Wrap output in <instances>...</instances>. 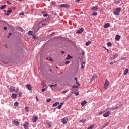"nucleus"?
<instances>
[{
	"label": "nucleus",
	"mask_w": 129,
	"mask_h": 129,
	"mask_svg": "<svg viewBox=\"0 0 129 129\" xmlns=\"http://www.w3.org/2000/svg\"><path fill=\"white\" fill-rule=\"evenodd\" d=\"M109 86V81H108V80L106 79L105 81V83H104V89L105 90L108 89Z\"/></svg>",
	"instance_id": "obj_1"
},
{
	"label": "nucleus",
	"mask_w": 129,
	"mask_h": 129,
	"mask_svg": "<svg viewBox=\"0 0 129 129\" xmlns=\"http://www.w3.org/2000/svg\"><path fill=\"white\" fill-rule=\"evenodd\" d=\"M45 25H46V23H43V22H40L38 24L37 30H35V33H37V32H38V30H39V29H40V28H42V27H45Z\"/></svg>",
	"instance_id": "obj_2"
},
{
	"label": "nucleus",
	"mask_w": 129,
	"mask_h": 129,
	"mask_svg": "<svg viewBox=\"0 0 129 129\" xmlns=\"http://www.w3.org/2000/svg\"><path fill=\"white\" fill-rule=\"evenodd\" d=\"M121 11V8H117L114 11V15L115 16H119V13H120V11Z\"/></svg>",
	"instance_id": "obj_3"
},
{
	"label": "nucleus",
	"mask_w": 129,
	"mask_h": 129,
	"mask_svg": "<svg viewBox=\"0 0 129 129\" xmlns=\"http://www.w3.org/2000/svg\"><path fill=\"white\" fill-rule=\"evenodd\" d=\"M60 8H66V9H69L70 6L68 4H61L59 5Z\"/></svg>",
	"instance_id": "obj_4"
},
{
	"label": "nucleus",
	"mask_w": 129,
	"mask_h": 129,
	"mask_svg": "<svg viewBox=\"0 0 129 129\" xmlns=\"http://www.w3.org/2000/svg\"><path fill=\"white\" fill-rule=\"evenodd\" d=\"M67 121H68V118L66 117L61 119V122H62L63 124H66V123H67Z\"/></svg>",
	"instance_id": "obj_5"
},
{
	"label": "nucleus",
	"mask_w": 129,
	"mask_h": 129,
	"mask_svg": "<svg viewBox=\"0 0 129 129\" xmlns=\"http://www.w3.org/2000/svg\"><path fill=\"white\" fill-rule=\"evenodd\" d=\"M25 87L28 89V90L31 91L33 89V86L31 84H28L25 86Z\"/></svg>",
	"instance_id": "obj_6"
},
{
	"label": "nucleus",
	"mask_w": 129,
	"mask_h": 129,
	"mask_svg": "<svg viewBox=\"0 0 129 129\" xmlns=\"http://www.w3.org/2000/svg\"><path fill=\"white\" fill-rule=\"evenodd\" d=\"M110 114V112L109 111H108V112H106L105 113H104L103 114V116L104 117H108V116H109V115Z\"/></svg>",
	"instance_id": "obj_7"
},
{
	"label": "nucleus",
	"mask_w": 129,
	"mask_h": 129,
	"mask_svg": "<svg viewBox=\"0 0 129 129\" xmlns=\"http://www.w3.org/2000/svg\"><path fill=\"white\" fill-rule=\"evenodd\" d=\"M97 77H98L97 75H96V74L92 76V78L91 79L90 82H92V81H93V80H94L95 79H96V78H97Z\"/></svg>",
	"instance_id": "obj_8"
},
{
	"label": "nucleus",
	"mask_w": 129,
	"mask_h": 129,
	"mask_svg": "<svg viewBox=\"0 0 129 129\" xmlns=\"http://www.w3.org/2000/svg\"><path fill=\"white\" fill-rule=\"evenodd\" d=\"M38 120V116H34L32 117L33 122H36Z\"/></svg>",
	"instance_id": "obj_9"
},
{
	"label": "nucleus",
	"mask_w": 129,
	"mask_h": 129,
	"mask_svg": "<svg viewBox=\"0 0 129 129\" xmlns=\"http://www.w3.org/2000/svg\"><path fill=\"white\" fill-rule=\"evenodd\" d=\"M84 31V29L81 28L76 31V34H81Z\"/></svg>",
	"instance_id": "obj_10"
},
{
	"label": "nucleus",
	"mask_w": 129,
	"mask_h": 129,
	"mask_svg": "<svg viewBox=\"0 0 129 129\" xmlns=\"http://www.w3.org/2000/svg\"><path fill=\"white\" fill-rule=\"evenodd\" d=\"M24 128L27 129V127H29V122H26L25 123L23 124Z\"/></svg>",
	"instance_id": "obj_11"
},
{
	"label": "nucleus",
	"mask_w": 129,
	"mask_h": 129,
	"mask_svg": "<svg viewBox=\"0 0 129 129\" xmlns=\"http://www.w3.org/2000/svg\"><path fill=\"white\" fill-rule=\"evenodd\" d=\"M13 122L16 126H19V125H20V123L17 121L14 120Z\"/></svg>",
	"instance_id": "obj_12"
},
{
	"label": "nucleus",
	"mask_w": 129,
	"mask_h": 129,
	"mask_svg": "<svg viewBox=\"0 0 129 129\" xmlns=\"http://www.w3.org/2000/svg\"><path fill=\"white\" fill-rule=\"evenodd\" d=\"M115 40L116 41H119V40H120V35H116L115 36Z\"/></svg>",
	"instance_id": "obj_13"
},
{
	"label": "nucleus",
	"mask_w": 129,
	"mask_h": 129,
	"mask_svg": "<svg viewBox=\"0 0 129 129\" xmlns=\"http://www.w3.org/2000/svg\"><path fill=\"white\" fill-rule=\"evenodd\" d=\"M10 92L12 93L13 91H15V87H10L9 89Z\"/></svg>",
	"instance_id": "obj_14"
},
{
	"label": "nucleus",
	"mask_w": 129,
	"mask_h": 129,
	"mask_svg": "<svg viewBox=\"0 0 129 129\" xmlns=\"http://www.w3.org/2000/svg\"><path fill=\"white\" fill-rule=\"evenodd\" d=\"M42 13L43 17H48V13L46 12L42 11Z\"/></svg>",
	"instance_id": "obj_15"
},
{
	"label": "nucleus",
	"mask_w": 129,
	"mask_h": 129,
	"mask_svg": "<svg viewBox=\"0 0 129 129\" xmlns=\"http://www.w3.org/2000/svg\"><path fill=\"white\" fill-rule=\"evenodd\" d=\"M17 95L15 93H13L12 94V96L11 97L12 98H13V99H15V98H16L17 97Z\"/></svg>",
	"instance_id": "obj_16"
},
{
	"label": "nucleus",
	"mask_w": 129,
	"mask_h": 129,
	"mask_svg": "<svg viewBox=\"0 0 129 129\" xmlns=\"http://www.w3.org/2000/svg\"><path fill=\"white\" fill-rule=\"evenodd\" d=\"M127 73H128V69L126 68L125 69V70L124 71L123 75H126V74H127Z\"/></svg>",
	"instance_id": "obj_17"
},
{
	"label": "nucleus",
	"mask_w": 129,
	"mask_h": 129,
	"mask_svg": "<svg viewBox=\"0 0 129 129\" xmlns=\"http://www.w3.org/2000/svg\"><path fill=\"white\" fill-rule=\"evenodd\" d=\"M109 27H110L109 23H107L104 26V28H105V29H107V28H109Z\"/></svg>",
	"instance_id": "obj_18"
},
{
	"label": "nucleus",
	"mask_w": 129,
	"mask_h": 129,
	"mask_svg": "<svg viewBox=\"0 0 129 129\" xmlns=\"http://www.w3.org/2000/svg\"><path fill=\"white\" fill-rule=\"evenodd\" d=\"M59 104H60V103L59 102H57L53 104L52 106H53V107H56V106H57L58 105H59Z\"/></svg>",
	"instance_id": "obj_19"
},
{
	"label": "nucleus",
	"mask_w": 129,
	"mask_h": 129,
	"mask_svg": "<svg viewBox=\"0 0 129 129\" xmlns=\"http://www.w3.org/2000/svg\"><path fill=\"white\" fill-rule=\"evenodd\" d=\"M117 57H118V54H116L113 56H112L111 58L113 60L116 59V58H117Z\"/></svg>",
	"instance_id": "obj_20"
},
{
	"label": "nucleus",
	"mask_w": 129,
	"mask_h": 129,
	"mask_svg": "<svg viewBox=\"0 0 129 129\" xmlns=\"http://www.w3.org/2000/svg\"><path fill=\"white\" fill-rule=\"evenodd\" d=\"M68 57H67L66 59V60H70V59H72V56H70V55L68 54L67 55Z\"/></svg>",
	"instance_id": "obj_21"
},
{
	"label": "nucleus",
	"mask_w": 129,
	"mask_h": 129,
	"mask_svg": "<svg viewBox=\"0 0 129 129\" xmlns=\"http://www.w3.org/2000/svg\"><path fill=\"white\" fill-rule=\"evenodd\" d=\"M91 43V41H88L87 42H86V46H89V45H90V44Z\"/></svg>",
	"instance_id": "obj_22"
},
{
	"label": "nucleus",
	"mask_w": 129,
	"mask_h": 129,
	"mask_svg": "<svg viewBox=\"0 0 129 129\" xmlns=\"http://www.w3.org/2000/svg\"><path fill=\"white\" fill-rule=\"evenodd\" d=\"M87 103L86 100H84L83 102H81V105L82 106H84V105Z\"/></svg>",
	"instance_id": "obj_23"
},
{
	"label": "nucleus",
	"mask_w": 129,
	"mask_h": 129,
	"mask_svg": "<svg viewBox=\"0 0 129 129\" xmlns=\"http://www.w3.org/2000/svg\"><path fill=\"white\" fill-rule=\"evenodd\" d=\"M47 125H48V126L50 128V127H52V125H51V123H50V122H46Z\"/></svg>",
	"instance_id": "obj_24"
},
{
	"label": "nucleus",
	"mask_w": 129,
	"mask_h": 129,
	"mask_svg": "<svg viewBox=\"0 0 129 129\" xmlns=\"http://www.w3.org/2000/svg\"><path fill=\"white\" fill-rule=\"evenodd\" d=\"M83 64H85V62H82V63L81 64V69H84L85 66L83 65Z\"/></svg>",
	"instance_id": "obj_25"
},
{
	"label": "nucleus",
	"mask_w": 129,
	"mask_h": 129,
	"mask_svg": "<svg viewBox=\"0 0 129 129\" xmlns=\"http://www.w3.org/2000/svg\"><path fill=\"white\" fill-rule=\"evenodd\" d=\"M92 9L93 11H97V10H98V8L97 7H93L92 8Z\"/></svg>",
	"instance_id": "obj_26"
},
{
	"label": "nucleus",
	"mask_w": 129,
	"mask_h": 129,
	"mask_svg": "<svg viewBox=\"0 0 129 129\" xmlns=\"http://www.w3.org/2000/svg\"><path fill=\"white\" fill-rule=\"evenodd\" d=\"M109 124V122H107L106 124H104L103 126V128H105V127H106V126H107Z\"/></svg>",
	"instance_id": "obj_27"
},
{
	"label": "nucleus",
	"mask_w": 129,
	"mask_h": 129,
	"mask_svg": "<svg viewBox=\"0 0 129 129\" xmlns=\"http://www.w3.org/2000/svg\"><path fill=\"white\" fill-rule=\"evenodd\" d=\"M85 121H86V119H83L80 120L79 122H82V123H84V122H85Z\"/></svg>",
	"instance_id": "obj_28"
},
{
	"label": "nucleus",
	"mask_w": 129,
	"mask_h": 129,
	"mask_svg": "<svg viewBox=\"0 0 129 129\" xmlns=\"http://www.w3.org/2000/svg\"><path fill=\"white\" fill-rule=\"evenodd\" d=\"M72 93L75 94L76 96H77V95H79V93L78 92H73Z\"/></svg>",
	"instance_id": "obj_29"
},
{
	"label": "nucleus",
	"mask_w": 129,
	"mask_h": 129,
	"mask_svg": "<svg viewBox=\"0 0 129 129\" xmlns=\"http://www.w3.org/2000/svg\"><path fill=\"white\" fill-rule=\"evenodd\" d=\"M6 7H7V5H3L0 7V9L1 10H4V9H5V8H6Z\"/></svg>",
	"instance_id": "obj_30"
},
{
	"label": "nucleus",
	"mask_w": 129,
	"mask_h": 129,
	"mask_svg": "<svg viewBox=\"0 0 129 129\" xmlns=\"http://www.w3.org/2000/svg\"><path fill=\"white\" fill-rule=\"evenodd\" d=\"M17 94L19 95V97H21V96H22V95H23V93L21 91H20Z\"/></svg>",
	"instance_id": "obj_31"
},
{
	"label": "nucleus",
	"mask_w": 129,
	"mask_h": 129,
	"mask_svg": "<svg viewBox=\"0 0 129 129\" xmlns=\"http://www.w3.org/2000/svg\"><path fill=\"white\" fill-rule=\"evenodd\" d=\"M14 91L16 93H19V87H17L16 89H15Z\"/></svg>",
	"instance_id": "obj_32"
},
{
	"label": "nucleus",
	"mask_w": 129,
	"mask_h": 129,
	"mask_svg": "<svg viewBox=\"0 0 129 129\" xmlns=\"http://www.w3.org/2000/svg\"><path fill=\"white\" fill-rule=\"evenodd\" d=\"M25 110L26 112H29V107H26L25 108Z\"/></svg>",
	"instance_id": "obj_33"
},
{
	"label": "nucleus",
	"mask_w": 129,
	"mask_h": 129,
	"mask_svg": "<svg viewBox=\"0 0 129 129\" xmlns=\"http://www.w3.org/2000/svg\"><path fill=\"white\" fill-rule=\"evenodd\" d=\"M107 45L108 47H110V46H112V43L111 42H108Z\"/></svg>",
	"instance_id": "obj_34"
},
{
	"label": "nucleus",
	"mask_w": 129,
	"mask_h": 129,
	"mask_svg": "<svg viewBox=\"0 0 129 129\" xmlns=\"http://www.w3.org/2000/svg\"><path fill=\"white\" fill-rule=\"evenodd\" d=\"M104 112H105V111H103L102 112H99L98 114V115H102V114L104 113Z\"/></svg>",
	"instance_id": "obj_35"
},
{
	"label": "nucleus",
	"mask_w": 129,
	"mask_h": 129,
	"mask_svg": "<svg viewBox=\"0 0 129 129\" xmlns=\"http://www.w3.org/2000/svg\"><path fill=\"white\" fill-rule=\"evenodd\" d=\"M56 86H57V84H55L54 85H51L49 86V87H51V88L56 87Z\"/></svg>",
	"instance_id": "obj_36"
},
{
	"label": "nucleus",
	"mask_w": 129,
	"mask_h": 129,
	"mask_svg": "<svg viewBox=\"0 0 129 129\" xmlns=\"http://www.w3.org/2000/svg\"><path fill=\"white\" fill-rule=\"evenodd\" d=\"M14 105H15V106H19V102H15L14 103Z\"/></svg>",
	"instance_id": "obj_37"
},
{
	"label": "nucleus",
	"mask_w": 129,
	"mask_h": 129,
	"mask_svg": "<svg viewBox=\"0 0 129 129\" xmlns=\"http://www.w3.org/2000/svg\"><path fill=\"white\" fill-rule=\"evenodd\" d=\"M93 127H94V125H92L90 126V127H89L87 129H92V128H93Z\"/></svg>",
	"instance_id": "obj_38"
},
{
	"label": "nucleus",
	"mask_w": 129,
	"mask_h": 129,
	"mask_svg": "<svg viewBox=\"0 0 129 129\" xmlns=\"http://www.w3.org/2000/svg\"><path fill=\"white\" fill-rule=\"evenodd\" d=\"M92 16H97V13L94 12L92 14Z\"/></svg>",
	"instance_id": "obj_39"
},
{
	"label": "nucleus",
	"mask_w": 129,
	"mask_h": 129,
	"mask_svg": "<svg viewBox=\"0 0 129 129\" xmlns=\"http://www.w3.org/2000/svg\"><path fill=\"white\" fill-rule=\"evenodd\" d=\"M28 35H29V36H32V35H33V34H32V31H29V32H28Z\"/></svg>",
	"instance_id": "obj_40"
},
{
	"label": "nucleus",
	"mask_w": 129,
	"mask_h": 129,
	"mask_svg": "<svg viewBox=\"0 0 129 129\" xmlns=\"http://www.w3.org/2000/svg\"><path fill=\"white\" fill-rule=\"evenodd\" d=\"M58 109H61L62 108V106L61 105H59L57 107Z\"/></svg>",
	"instance_id": "obj_41"
},
{
	"label": "nucleus",
	"mask_w": 129,
	"mask_h": 129,
	"mask_svg": "<svg viewBox=\"0 0 129 129\" xmlns=\"http://www.w3.org/2000/svg\"><path fill=\"white\" fill-rule=\"evenodd\" d=\"M68 89H67L66 90L63 91V93H66V92H68Z\"/></svg>",
	"instance_id": "obj_42"
},
{
	"label": "nucleus",
	"mask_w": 129,
	"mask_h": 129,
	"mask_svg": "<svg viewBox=\"0 0 129 129\" xmlns=\"http://www.w3.org/2000/svg\"><path fill=\"white\" fill-rule=\"evenodd\" d=\"M72 88H78V86L74 85L72 86Z\"/></svg>",
	"instance_id": "obj_43"
},
{
	"label": "nucleus",
	"mask_w": 129,
	"mask_h": 129,
	"mask_svg": "<svg viewBox=\"0 0 129 129\" xmlns=\"http://www.w3.org/2000/svg\"><path fill=\"white\" fill-rule=\"evenodd\" d=\"M11 13H9V12H5V15L6 16H9V15H10Z\"/></svg>",
	"instance_id": "obj_44"
},
{
	"label": "nucleus",
	"mask_w": 129,
	"mask_h": 129,
	"mask_svg": "<svg viewBox=\"0 0 129 129\" xmlns=\"http://www.w3.org/2000/svg\"><path fill=\"white\" fill-rule=\"evenodd\" d=\"M19 15H20V16H23V15H25V13H24V12H20L19 13Z\"/></svg>",
	"instance_id": "obj_45"
},
{
	"label": "nucleus",
	"mask_w": 129,
	"mask_h": 129,
	"mask_svg": "<svg viewBox=\"0 0 129 129\" xmlns=\"http://www.w3.org/2000/svg\"><path fill=\"white\" fill-rule=\"evenodd\" d=\"M7 12L11 14V13H12V10L11 9L7 10Z\"/></svg>",
	"instance_id": "obj_46"
},
{
	"label": "nucleus",
	"mask_w": 129,
	"mask_h": 129,
	"mask_svg": "<svg viewBox=\"0 0 129 129\" xmlns=\"http://www.w3.org/2000/svg\"><path fill=\"white\" fill-rule=\"evenodd\" d=\"M51 98H49L46 100L47 102H50V101H51Z\"/></svg>",
	"instance_id": "obj_47"
},
{
	"label": "nucleus",
	"mask_w": 129,
	"mask_h": 129,
	"mask_svg": "<svg viewBox=\"0 0 129 129\" xmlns=\"http://www.w3.org/2000/svg\"><path fill=\"white\" fill-rule=\"evenodd\" d=\"M69 63H70V61H67L65 62V64H66L67 65L69 64Z\"/></svg>",
	"instance_id": "obj_48"
},
{
	"label": "nucleus",
	"mask_w": 129,
	"mask_h": 129,
	"mask_svg": "<svg viewBox=\"0 0 129 129\" xmlns=\"http://www.w3.org/2000/svg\"><path fill=\"white\" fill-rule=\"evenodd\" d=\"M45 90H46V89H45V88H43V89H41L42 92H44V91H45Z\"/></svg>",
	"instance_id": "obj_49"
},
{
	"label": "nucleus",
	"mask_w": 129,
	"mask_h": 129,
	"mask_svg": "<svg viewBox=\"0 0 129 129\" xmlns=\"http://www.w3.org/2000/svg\"><path fill=\"white\" fill-rule=\"evenodd\" d=\"M104 49H106L107 52H108L109 50L108 49L106 48L105 47H103Z\"/></svg>",
	"instance_id": "obj_50"
},
{
	"label": "nucleus",
	"mask_w": 129,
	"mask_h": 129,
	"mask_svg": "<svg viewBox=\"0 0 129 129\" xmlns=\"http://www.w3.org/2000/svg\"><path fill=\"white\" fill-rule=\"evenodd\" d=\"M31 36H32V39H36V37H35V35H34L33 34H32Z\"/></svg>",
	"instance_id": "obj_51"
},
{
	"label": "nucleus",
	"mask_w": 129,
	"mask_h": 129,
	"mask_svg": "<svg viewBox=\"0 0 129 129\" xmlns=\"http://www.w3.org/2000/svg\"><path fill=\"white\" fill-rule=\"evenodd\" d=\"M49 60V61H50V62H52V61H53V59H52V58H50Z\"/></svg>",
	"instance_id": "obj_52"
},
{
	"label": "nucleus",
	"mask_w": 129,
	"mask_h": 129,
	"mask_svg": "<svg viewBox=\"0 0 129 129\" xmlns=\"http://www.w3.org/2000/svg\"><path fill=\"white\" fill-rule=\"evenodd\" d=\"M11 35H12V33H9V36H8V38H9L10 37V36H11Z\"/></svg>",
	"instance_id": "obj_53"
},
{
	"label": "nucleus",
	"mask_w": 129,
	"mask_h": 129,
	"mask_svg": "<svg viewBox=\"0 0 129 129\" xmlns=\"http://www.w3.org/2000/svg\"><path fill=\"white\" fill-rule=\"evenodd\" d=\"M36 101H39V99H38V96L36 97Z\"/></svg>",
	"instance_id": "obj_54"
},
{
	"label": "nucleus",
	"mask_w": 129,
	"mask_h": 129,
	"mask_svg": "<svg viewBox=\"0 0 129 129\" xmlns=\"http://www.w3.org/2000/svg\"><path fill=\"white\" fill-rule=\"evenodd\" d=\"M76 82V84H78V86H79V83L77 82V81Z\"/></svg>",
	"instance_id": "obj_55"
},
{
	"label": "nucleus",
	"mask_w": 129,
	"mask_h": 129,
	"mask_svg": "<svg viewBox=\"0 0 129 129\" xmlns=\"http://www.w3.org/2000/svg\"><path fill=\"white\" fill-rule=\"evenodd\" d=\"M114 108V109L115 110V109H117V108H118V106H116V107H115V108Z\"/></svg>",
	"instance_id": "obj_56"
},
{
	"label": "nucleus",
	"mask_w": 129,
	"mask_h": 129,
	"mask_svg": "<svg viewBox=\"0 0 129 129\" xmlns=\"http://www.w3.org/2000/svg\"><path fill=\"white\" fill-rule=\"evenodd\" d=\"M7 4H8V5H11V2L8 1V2H7Z\"/></svg>",
	"instance_id": "obj_57"
},
{
	"label": "nucleus",
	"mask_w": 129,
	"mask_h": 129,
	"mask_svg": "<svg viewBox=\"0 0 129 129\" xmlns=\"http://www.w3.org/2000/svg\"><path fill=\"white\" fill-rule=\"evenodd\" d=\"M63 104H64V103L62 102V103H60V105H61L62 106V105H63Z\"/></svg>",
	"instance_id": "obj_58"
},
{
	"label": "nucleus",
	"mask_w": 129,
	"mask_h": 129,
	"mask_svg": "<svg viewBox=\"0 0 129 129\" xmlns=\"http://www.w3.org/2000/svg\"><path fill=\"white\" fill-rule=\"evenodd\" d=\"M111 109L112 110H115L114 108H111Z\"/></svg>",
	"instance_id": "obj_59"
},
{
	"label": "nucleus",
	"mask_w": 129,
	"mask_h": 129,
	"mask_svg": "<svg viewBox=\"0 0 129 129\" xmlns=\"http://www.w3.org/2000/svg\"><path fill=\"white\" fill-rule=\"evenodd\" d=\"M4 30H7V27H4Z\"/></svg>",
	"instance_id": "obj_60"
},
{
	"label": "nucleus",
	"mask_w": 129,
	"mask_h": 129,
	"mask_svg": "<svg viewBox=\"0 0 129 129\" xmlns=\"http://www.w3.org/2000/svg\"><path fill=\"white\" fill-rule=\"evenodd\" d=\"M65 53V51H61V54H64Z\"/></svg>",
	"instance_id": "obj_61"
},
{
	"label": "nucleus",
	"mask_w": 129,
	"mask_h": 129,
	"mask_svg": "<svg viewBox=\"0 0 129 129\" xmlns=\"http://www.w3.org/2000/svg\"><path fill=\"white\" fill-rule=\"evenodd\" d=\"M80 0H76V2H77V3H78V2H79Z\"/></svg>",
	"instance_id": "obj_62"
},
{
	"label": "nucleus",
	"mask_w": 129,
	"mask_h": 129,
	"mask_svg": "<svg viewBox=\"0 0 129 129\" xmlns=\"http://www.w3.org/2000/svg\"><path fill=\"white\" fill-rule=\"evenodd\" d=\"M75 80H76V81H77V78H75Z\"/></svg>",
	"instance_id": "obj_63"
},
{
	"label": "nucleus",
	"mask_w": 129,
	"mask_h": 129,
	"mask_svg": "<svg viewBox=\"0 0 129 129\" xmlns=\"http://www.w3.org/2000/svg\"><path fill=\"white\" fill-rule=\"evenodd\" d=\"M110 64V65H112V64H113V63L111 62Z\"/></svg>",
	"instance_id": "obj_64"
}]
</instances>
